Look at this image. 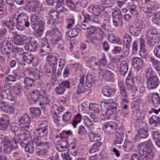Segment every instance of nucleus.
Masks as SVG:
<instances>
[{
	"instance_id": "1",
	"label": "nucleus",
	"mask_w": 160,
	"mask_h": 160,
	"mask_svg": "<svg viewBox=\"0 0 160 160\" xmlns=\"http://www.w3.org/2000/svg\"><path fill=\"white\" fill-rule=\"evenodd\" d=\"M142 160H152L154 157L153 145L151 140L140 143L137 146Z\"/></svg>"
},
{
	"instance_id": "2",
	"label": "nucleus",
	"mask_w": 160,
	"mask_h": 160,
	"mask_svg": "<svg viewBox=\"0 0 160 160\" xmlns=\"http://www.w3.org/2000/svg\"><path fill=\"white\" fill-rule=\"evenodd\" d=\"M31 25L33 29H35L36 26L38 25L37 29L34 31V34L36 37L39 38L42 35L45 30V22L36 14L32 15L31 18Z\"/></svg>"
},
{
	"instance_id": "3",
	"label": "nucleus",
	"mask_w": 160,
	"mask_h": 160,
	"mask_svg": "<svg viewBox=\"0 0 160 160\" xmlns=\"http://www.w3.org/2000/svg\"><path fill=\"white\" fill-rule=\"evenodd\" d=\"M50 34L51 36L50 39L51 44L62 51L65 50L66 46L61 39V35L58 28H54L51 31Z\"/></svg>"
},
{
	"instance_id": "4",
	"label": "nucleus",
	"mask_w": 160,
	"mask_h": 160,
	"mask_svg": "<svg viewBox=\"0 0 160 160\" xmlns=\"http://www.w3.org/2000/svg\"><path fill=\"white\" fill-rule=\"evenodd\" d=\"M33 141L38 148L36 154L41 157L46 156L49 148V143L47 141L43 142L39 137L35 138Z\"/></svg>"
},
{
	"instance_id": "5",
	"label": "nucleus",
	"mask_w": 160,
	"mask_h": 160,
	"mask_svg": "<svg viewBox=\"0 0 160 160\" xmlns=\"http://www.w3.org/2000/svg\"><path fill=\"white\" fill-rule=\"evenodd\" d=\"M14 20L17 28L20 31L24 30L26 27H28L30 25L28 16L25 13H20L14 18Z\"/></svg>"
},
{
	"instance_id": "6",
	"label": "nucleus",
	"mask_w": 160,
	"mask_h": 160,
	"mask_svg": "<svg viewBox=\"0 0 160 160\" xmlns=\"http://www.w3.org/2000/svg\"><path fill=\"white\" fill-rule=\"evenodd\" d=\"M113 101L112 99H110L105 100L101 102V107L104 106L105 104H110L107 110L102 113V116L105 119H109L110 116L114 114L115 112L117 104L114 103H112Z\"/></svg>"
},
{
	"instance_id": "7",
	"label": "nucleus",
	"mask_w": 160,
	"mask_h": 160,
	"mask_svg": "<svg viewBox=\"0 0 160 160\" xmlns=\"http://www.w3.org/2000/svg\"><path fill=\"white\" fill-rule=\"evenodd\" d=\"M131 71H130L126 80V86L127 89L131 90L132 97L135 98L137 97L136 92L138 91V88L134 86V80L131 77Z\"/></svg>"
},
{
	"instance_id": "8",
	"label": "nucleus",
	"mask_w": 160,
	"mask_h": 160,
	"mask_svg": "<svg viewBox=\"0 0 160 160\" xmlns=\"http://www.w3.org/2000/svg\"><path fill=\"white\" fill-rule=\"evenodd\" d=\"M154 6L153 2L150 0H145L144 3L142 4L141 9L144 13L148 14L150 17L155 12Z\"/></svg>"
},
{
	"instance_id": "9",
	"label": "nucleus",
	"mask_w": 160,
	"mask_h": 160,
	"mask_svg": "<svg viewBox=\"0 0 160 160\" xmlns=\"http://www.w3.org/2000/svg\"><path fill=\"white\" fill-rule=\"evenodd\" d=\"M148 125L146 123H142L135 138L134 141L135 142L138 141L139 138H146L148 137Z\"/></svg>"
},
{
	"instance_id": "10",
	"label": "nucleus",
	"mask_w": 160,
	"mask_h": 160,
	"mask_svg": "<svg viewBox=\"0 0 160 160\" xmlns=\"http://www.w3.org/2000/svg\"><path fill=\"white\" fill-rule=\"evenodd\" d=\"M42 98V95L41 94L40 92L35 90L30 93L28 97V101L29 104H33L38 101L40 102Z\"/></svg>"
},
{
	"instance_id": "11",
	"label": "nucleus",
	"mask_w": 160,
	"mask_h": 160,
	"mask_svg": "<svg viewBox=\"0 0 160 160\" xmlns=\"http://www.w3.org/2000/svg\"><path fill=\"white\" fill-rule=\"evenodd\" d=\"M117 128V123L111 121L104 123L103 129L106 134H112L116 132Z\"/></svg>"
},
{
	"instance_id": "12",
	"label": "nucleus",
	"mask_w": 160,
	"mask_h": 160,
	"mask_svg": "<svg viewBox=\"0 0 160 160\" xmlns=\"http://www.w3.org/2000/svg\"><path fill=\"white\" fill-rule=\"evenodd\" d=\"M152 112H154L155 114L153 115L149 118V122L151 125H154L157 126L160 122V108L158 109H152Z\"/></svg>"
},
{
	"instance_id": "13",
	"label": "nucleus",
	"mask_w": 160,
	"mask_h": 160,
	"mask_svg": "<svg viewBox=\"0 0 160 160\" xmlns=\"http://www.w3.org/2000/svg\"><path fill=\"white\" fill-rule=\"evenodd\" d=\"M118 85L121 95L123 98H124L122 99V105L128 104L129 101L127 98L128 95L126 91L124 83L123 82H119Z\"/></svg>"
},
{
	"instance_id": "14",
	"label": "nucleus",
	"mask_w": 160,
	"mask_h": 160,
	"mask_svg": "<svg viewBox=\"0 0 160 160\" xmlns=\"http://www.w3.org/2000/svg\"><path fill=\"white\" fill-rule=\"evenodd\" d=\"M70 83V82L68 80L62 81L55 89L57 94L59 95L63 94L65 90V88H69Z\"/></svg>"
},
{
	"instance_id": "15",
	"label": "nucleus",
	"mask_w": 160,
	"mask_h": 160,
	"mask_svg": "<svg viewBox=\"0 0 160 160\" xmlns=\"http://www.w3.org/2000/svg\"><path fill=\"white\" fill-rule=\"evenodd\" d=\"M48 14V22L50 24H53L54 23L58 22L59 18V14L57 11L51 9L49 11Z\"/></svg>"
},
{
	"instance_id": "16",
	"label": "nucleus",
	"mask_w": 160,
	"mask_h": 160,
	"mask_svg": "<svg viewBox=\"0 0 160 160\" xmlns=\"http://www.w3.org/2000/svg\"><path fill=\"white\" fill-rule=\"evenodd\" d=\"M31 119L28 115L25 114L19 119V124L21 127L26 128L29 127Z\"/></svg>"
},
{
	"instance_id": "17",
	"label": "nucleus",
	"mask_w": 160,
	"mask_h": 160,
	"mask_svg": "<svg viewBox=\"0 0 160 160\" xmlns=\"http://www.w3.org/2000/svg\"><path fill=\"white\" fill-rule=\"evenodd\" d=\"M12 48V44L8 41H4L1 46V50L4 55L10 54Z\"/></svg>"
},
{
	"instance_id": "18",
	"label": "nucleus",
	"mask_w": 160,
	"mask_h": 160,
	"mask_svg": "<svg viewBox=\"0 0 160 160\" xmlns=\"http://www.w3.org/2000/svg\"><path fill=\"white\" fill-rule=\"evenodd\" d=\"M146 36L147 39H158L160 37V34L158 32L156 29L152 28L147 30Z\"/></svg>"
},
{
	"instance_id": "19",
	"label": "nucleus",
	"mask_w": 160,
	"mask_h": 160,
	"mask_svg": "<svg viewBox=\"0 0 160 160\" xmlns=\"http://www.w3.org/2000/svg\"><path fill=\"white\" fill-rule=\"evenodd\" d=\"M159 83V81L158 77L146 80L147 88L149 90L155 88L158 86Z\"/></svg>"
},
{
	"instance_id": "20",
	"label": "nucleus",
	"mask_w": 160,
	"mask_h": 160,
	"mask_svg": "<svg viewBox=\"0 0 160 160\" xmlns=\"http://www.w3.org/2000/svg\"><path fill=\"white\" fill-rule=\"evenodd\" d=\"M9 123L8 116L6 115H3L0 119V130H6Z\"/></svg>"
},
{
	"instance_id": "21",
	"label": "nucleus",
	"mask_w": 160,
	"mask_h": 160,
	"mask_svg": "<svg viewBox=\"0 0 160 160\" xmlns=\"http://www.w3.org/2000/svg\"><path fill=\"white\" fill-rule=\"evenodd\" d=\"M103 8L102 6L97 5H91L88 8V11L91 12L94 15H101V13L102 12Z\"/></svg>"
},
{
	"instance_id": "22",
	"label": "nucleus",
	"mask_w": 160,
	"mask_h": 160,
	"mask_svg": "<svg viewBox=\"0 0 160 160\" xmlns=\"http://www.w3.org/2000/svg\"><path fill=\"white\" fill-rule=\"evenodd\" d=\"M80 83L78 85V88L76 91L77 93L79 94L84 92L86 91V88L85 87V78L84 75H80Z\"/></svg>"
},
{
	"instance_id": "23",
	"label": "nucleus",
	"mask_w": 160,
	"mask_h": 160,
	"mask_svg": "<svg viewBox=\"0 0 160 160\" xmlns=\"http://www.w3.org/2000/svg\"><path fill=\"white\" fill-rule=\"evenodd\" d=\"M110 71L108 70H105L102 74V76L103 79L107 82H113L114 81L113 72L115 71L112 70Z\"/></svg>"
},
{
	"instance_id": "24",
	"label": "nucleus",
	"mask_w": 160,
	"mask_h": 160,
	"mask_svg": "<svg viewBox=\"0 0 160 160\" xmlns=\"http://www.w3.org/2000/svg\"><path fill=\"white\" fill-rule=\"evenodd\" d=\"M88 136L91 142H100L101 139L100 136L98 134L94 132L91 128L89 129Z\"/></svg>"
},
{
	"instance_id": "25",
	"label": "nucleus",
	"mask_w": 160,
	"mask_h": 160,
	"mask_svg": "<svg viewBox=\"0 0 160 160\" xmlns=\"http://www.w3.org/2000/svg\"><path fill=\"white\" fill-rule=\"evenodd\" d=\"M38 44L36 41H32L31 42L27 44L25 47L26 50L30 52H35L38 49Z\"/></svg>"
},
{
	"instance_id": "26",
	"label": "nucleus",
	"mask_w": 160,
	"mask_h": 160,
	"mask_svg": "<svg viewBox=\"0 0 160 160\" xmlns=\"http://www.w3.org/2000/svg\"><path fill=\"white\" fill-rule=\"evenodd\" d=\"M132 63L133 67L141 68L143 66L144 62L141 58L133 57L132 59Z\"/></svg>"
},
{
	"instance_id": "27",
	"label": "nucleus",
	"mask_w": 160,
	"mask_h": 160,
	"mask_svg": "<svg viewBox=\"0 0 160 160\" xmlns=\"http://www.w3.org/2000/svg\"><path fill=\"white\" fill-rule=\"evenodd\" d=\"M47 61L51 67L53 68L56 67L58 62L57 57L52 55H48L46 58Z\"/></svg>"
},
{
	"instance_id": "28",
	"label": "nucleus",
	"mask_w": 160,
	"mask_h": 160,
	"mask_svg": "<svg viewBox=\"0 0 160 160\" xmlns=\"http://www.w3.org/2000/svg\"><path fill=\"white\" fill-rule=\"evenodd\" d=\"M149 62L152 64V67L155 70L160 71V61L159 60L152 56L150 58Z\"/></svg>"
},
{
	"instance_id": "29",
	"label": "nucleus",
	"mask_w": 160,
	"mask_h": 160,
	"mask_svg": "<svg viewBox=\"0 0 160 160\" xmlns=\"http://www.w3.org/2000/svg\"><path fill=\"white\" fill-rule=\"evenodd\" d=\"M80 30L77 26L74 27L72 29L66 32L67 35L70 37H74L78 36L80 32Z\"/></svg>"
},
{
	"instance_id": "30",
	"label": "nucleus",
	"mask_w": 160,
	"mask_h": 160,
	"mask_svg": "<svg viewBox=\"0 0 160 160\" xmlns=\"http://www.w3.org/2000/svg\"><path fill=\"white\" fill-rule=\"evenodd\" d=\"M38 4V2L33 1V0H31L30 1L28 0L27 7L30 11L34 12L37 9Z\"/></svg>"
},
{
	"instance_id": "31",
	"label": "nucleus",
	"mask_w": 160,
	"mask_h": 160,
	"mask_svg": "<svg viewBox=\"0 0 160 160\" xmlns=\"http://www.w3.org/2000/svg\"><path fill=\"white\" fill-rule=\"evenodd\" d=\"M152 101L154 107H158L160 105V97L158 93L156 92L152 94Z\"/></svg>"
},
{
	"instance_id": "32",
	"label": "nucleus",
	"mask_w": 160,
	"mask_h": 160,
	"mask_svg": "<svg viewBox=\"0 0 160 160\" xmlns=\"http://www.w3.org/2000/svg\"><path fill=\"white\" fill-rule=\"evenodd\" d=\"M128 69V65L126 61H123L121 62L120 71L121 75L125 76L127 72Z\"/></svg>"
},
{
	"instance_id": "33",
	"label": "nucleus",
	"mask_w": 160,
	"mask_h": 160,
	"mask_svg": "<svg viewBox=\"0 0 160 160\" xmlns=\"http://www.w3.org/2000/svg\"><path fill=\"white\" fill-rule=\"evenodd\" d=\"M52 50L48 44L42 45L41 47L40 54L41 56L48 55L50 53Z\"/></svg>"
},
{
	"instance_id": "34",
	"label": "nucleus",
	"mask_w": 160,
	"mask_h": 160,
	"mask_svg": "<svg viewBox=\"0 0 160 160\" xmlns=\"http://www.w3.org/2000/svg\"><path fill=\"white\" fill-rule=\"evenodd\" d=\"M85 83L87 87L90 88L94 83L95 77L91 74H87L85 78Z\"/></svg>"
},
{
	"instance_id": "35",
	"label": "nucleus",
	"mask_w": 160,
	"mask_h": 160,
	"mask_svg": "<svg viewBox=\"0 0 160 160\" xmlns=\"http://www.w3.org/2000/svg\"><path fill=\"white\" fill-rule=\"evenodd\" d=\"M132 40L131 36L128 33L125 34L123 38V45L125 46L127 48L129 49L130 47Z\"/></svg>"
},
{
	"instance_id": "36",
	"label": "nucleus",
	"mask_w": 160,
	"mask_h": 160,
	"mask_svg": "<svg viewBox=\"0 0 160 160\" xmlns=\"http://www.w3.org/2000/svg\"><path fill=\"white\" fill-rule=\"evenodd\" d=\"M68 142L66 139L62 140L61 143L56 147L57 150L60 152H64L67 149Z\"/></svg>"
},
{
	"instance_id": "37",
	"label": "nucleus",
	"mask_w": 160,
	"mask_h": 160,
	"mask_svg": "<svg viewBox=\"0 0 160 160\" xmlns=\"http://www.w3.org/2000/svg\"><path fill=\"white\" fill-rule=\"evenodd\" d=\"M145 77L146 80L158 77L151 68H148L145 70Z\"/></svg>"
},
{
	"instance_id": "38",
	"label": "nucleus",
	"mask_w": 160,
	"mask_h": 160,
	"mask_svg": "<svg viewBox=\"0 0 160 160\" xmlns=\"http://www.w3.org/2000/svg\"><path fill=\"white\" fill-rule=\"evenodd\" d=\"M35 81V80L34 78L29 77L25 78L24 79L23 82L25 84L24 87L27 89H29Z\"/></svg>"
},
{
	"instance_id": "39",
	"label": "nucleus",
	"mask_w": 160,
	"mask_h": 160,
	"mask_svg": "<svg viewBox=\"0 0 160 160\" xmlns=\"http://www.w3.org/2000/svg\"><path fill=\"white\" fill-rule=\"evenodd\" d=\"M15 21L14 20V18L10 20L9 21H3L2 22V24L8 27L9 29L13 30L14 28Z\"/></svg>"
},
{
	"instance_id": "40",
	"label": "nucleus",
	"mask_w": 160,
	"mask_h": 160,
	"mask_svg": "<svg viewBox=\"0 0 160 160\" xmlns=\"http://www.w3.org/2000/svg\"><path fill=\"white\" fill-rule=\"evenodd\" d=\"M30 74L34 78L35 80H39L42 77V72L37 69H34L30 72Z\"/></svg>"
},
{
	"instance_id": "41",
	"label": "nucleus",
	"mask_w": 160,
	"mask_h": 160,
	"mask_svg": "<svg viewBox=\"0 0 160 160\" xmlns=\"http://www.w3.org/2000/svg\"><path fill=\"white\" fill-rule=\"evenodd\" d=\"M123 148L125 151L129 152L133 149V142L129 141H125L123 144Z\"/></svg>"
},
{
	"instance_id": "42",
	"label": "nucleus",
	"mask_w": 160,
	"mask_h": 160,
	"mask_svg": "<svg viewBox=\"0 0 160 160\" xmlns=\"http://www.w3.org/2000/svg\"><path fill=\"white\" fill-rule=\"evenodd\" d=\"M56 67L52 68V79L54 81H56L57 78L61 75L62 70L61 69H56Z\"/></svg>"
},
{
	"instance_id": "43",
	"label": "nucleus",
	"mask_w": 160,
	"mask_h": 160,
	"mask_svg": "<svg viewBox=\"0 0 160 160\" xmlns=\"http://www.w3.org/2000/svg\"><path fill=\"white\" fill-rule=\"evenodd\" d=\"M14 43L15 44L17 45H23L24 44V41L22 39V36L19 35L16 33L15 37Z\"/></svg>"
},
{
	"instance_id": "44",
	"label": "nucleus",
	"mask_w": 160,
	"mask_h": 160,
	"mask_svg": "<svg viewBox=\"0 0 160 160\" xmlns=\"http://www.w3.org/2000/svg\"><path fill=\"white\" fill-rule=\"evenodd\" d=\"M3 98H6L9 100H12L13 99L10 90H3L1 94Z\"/></svg>"
},
{
	"instance_id": "45",
	"label": "nucleus",
	"mask_w": 160,
	"mask_h": 160,
	"mask_svg": "<svg viewBox=\"0 0 160 160\" xmlns=\"http://www.w3.org/2000/svg\"><path fill=\"white\" fill-rule=\"evenodd\" d=\"M34 143L33 142H28V145L25 149L26 152H28L32 154L34 152Z\"/></svg>"
},
{
	"instance_id": "46",
	"label": "nucleus",
	"mask_w": 160,
	"mask_h": 160,
	"mask_svg": "<svg viewBox=\"0 0 160 160\" xmlns=\"http://www.w3.org/2000/svg\"><path fill=\"white\" fill-rule=\"evenodd\" d=\"M81 120V115L79 113L77 114L75 117L72 122V124L74 128H76L77 125L80 122Z\"/></svg>"
},
{
	"instance_id": "47",
	"label": "nucleus",
	"mask_w": 160,
	"mask_h": 160,
	"mask_svg": "<svg viewBox=\"0 0 160 160\" xmlns=\"http://www.w3.org/2000/svg\"><path fill=\"white\" fill-rule=\"evenodd\" d=\"M33 57V55L32 54L25 53L23 56V59L25 62L28 63H30L32 62Z\"/></svg>"
},
{
	"instance_id": "48",
	"label": "nucleus",
	"mask_w": 160,
	"mask_h": 160,
	"mask_svg": "<svg viewBox=\"0 0 160 160\" xmlns=\"http://www.w3.org/2000/svg\"><path fill=\"white\" fill-rule=\"evenodd\" d=\"M113 23L115 27H122L123 25L122 18H113Z\"/></svg>"
},
{
	"instance_id": "49",
	"label": "nucleus",
	"mask_w": 160,
	"mask_h": 160,
	"mask_svg": "<svg viewBox=\"0 0 160 160\" xmlns=\"http://www.w3.org/2000/svg\"><path fill=\"white\" fill-rule=\"evenodd\" d=\"M36 133L37 134L38 137H46L48 134V129H36Z\"/></svg>"
},
{
	"instance_id": "50",
	"label": "nucleus",
	"mask_w": 160,
	"mask_h": 160,
	"mask_svg": "<svg viewBox=\"0 0 160 160\" xmlns=\"http://www.w3.org/2000/svg\"><path fill=\"white\" fill-rule=\"evenodd\" d=\"M112 92V90L109 86H105L103 88L102 93L105 96L109 97L110 96L111 93Z\"/></svg>"
},
{
	"instance_id": "51",
	"label": "nucleus",
	"mask_w": 160,
	"mask_h": 160,
	"mask_svg": "<svg viewBox=\"0 0 160 160\" xmlns=\"http://www.w3.org/2000/svg\"><path fill=\"white\" fill-rule=\"evenodd\" d=\"M30 112L36 117H39L41 114V111L38 108H31L29 109Z\"/></svg>"
},
{
	"instance_id": "52",
	"label": "nucleus",
	"mask_w": 160,
	"mask_h": 160,
	"mask_svg": "<svg viewBox=\"0 0 160 160\" xmlns=\"http://www.w3.org/2000/svg\"><path fill=\"white\" fill-rule=\"evenodd\" d=\"M66 21L68 25L67 27V29H70L75 25V20L73 17L66 18Z\"/></svg>"
},
{
	"instance_id": "53",
	"label": "nucleus",
	"mask_w": 160,
	"mask_h": 160,
	"mask_svg": "<svg viewBox=\"0 0 160 160\" xmlns=\"http://www.w3.org/2000/svg\"><path fill=\"white\" fill-rule=\"evenodd\" d=\"M102 144L101 142H98L94 143L92 147L90 150V153H93L99 150L98 147H100Z\"/></svg>"
},
{
	"instance_id": "54",
	"label": "nucleus",
	"mask_w": 160,
	"mask_h": 160,
	"mask_svg": "<svg viewBox=\"0 0 160 160\" xmlns=\"http://www.w3.org/2000/svg\"><path fill=\"white\" fill-rule=\"evenodd\" d=\"M136 82L139 85L143 84L145 82V79L143 75L141 74H137L135 76Z\"/></svg>"
},
{
	"instance_id": "55",
	"label": "nucleus",
	"mask_w": 160,
	"mask_h": 160,
	"mask_svg": "<svg viewBox=\"0 0 160 160\" xmlns=\"http://www.w3.org/2000/svg\"><path fill=\"white\" fill-rule=\"evenodd\" d=\"M153 53L154 56L160 60V43L155 47L153 50Z\"/></svg>"
},
{
	"instance_id": "56",
	"label": "nucleus",
	"mask_w": 160,
	"mask_h": 160,
	"mask_svg": "<svg viewBox=\"0 0 160 160\" xmlns=\"http://www.w3.org/2000/svg\"><path fill=\"white\" fill-rule=\"evenodd\" d=\"M72 116V113L69 112H66L62 116V120L64 122H67L71 119Z\"/></svg>"
},
{
	"instance_id": "57",
	"label": "nucleus",
	"mask_w": 160,
	"mask_h": 160,
	"mask_svg": "<svg viewBox=\"0 0 160 160\" xmlns=\"http://www.w3.org/2000/svg\"><path fill=\"white\" fill-rule=\"evenodd\" d=\"M113 18H122V15L121 11L119 9H116L112 12Z\"/></svg>"
},
{
	"instance_id": "58",
	"label": "nucleus",
	"mask_w": 160,
	"mask_h": 160,
	"mask_svg": "<svg viewBox=\"0 0 160 160\" xmlns=\"http://www.w3.org/2000/svg\"><path fill=\"white\" fill-rule=\"evenodd\" d=\"M153 23L158 25L160 23V12H158L155 14L154 17L152 18Z\"/></svg>"
},
{
	"instance_id": "59",
	"label": "nucleus",
	"mask_w": 160,
	"mask_h": 160,
	"mask_svg": "<svg viewBox=\"0 0 160 160\" xmlns=\"http://www.w3.org/2000/svg\"><path fill=\"white\" fill-rule=\"evenodd\" d=\"M40 102L46 104H49L51 102V97L48 95L44 97L42 95V98H41Z\"/></svg>"
},
{
	"instance_id": "60",
	"label": "nucleus",
	"mask_w": 160,
	"mask_h": 160,
	"mask_svg": "<svg viewBox=\"0 0 160 160\" xmlns=\"http://www.w3.org/2000/svg\"><path fill=\"white\" fill-rule=\"evenodd\" d=\"M88 66L90 68L94 70H97L100 68L99 64L97 62L90 63Z\"/></svg>"
},
{
	"instance_id": "61",
	"label": "nucleus",
	"mask_w": 160,
	"mask_h": 160,
	"mask_svg": "<svg viewBox=\"0 0 160 160\" xmlns=\"http://www.w3.org/2000/svg\"><path fill=\"white\" fill-rule=\"evenodd\" d=\"M48 123L47 121H43L38 125L36 129H48Z\"/></svg>"
},
{
	"instance_id": "62",
	"label": "nucleus",
	"mask_w": 160,
	"mask_h": 160,
	"mask_svg": "<svg viewBox=\"0 0 160 160\" xmlns=\"http://www.w3.org/2000/svg\"><path fill=\"white\" fill-rule=\"evenodd\" d=\"M67 5L71 10H74L75 8L74 3L72 1V0H62Z\"/></svg>"
},
{
	"instance_id": "63",
	"label": "nucleus",
	"mask_w": 160,
	"mask_h": 160,
	"mask_svg": "<svg viewBox=\"0 0 160 160\" xmlns=\"http://www.w3.org/2000/svg\"><path fill=\"white\" fill-rule=\"evenodd\" d=\"M101 19V15H93L91 16V22H93L96 23H99Z\"/></svg>"
},
{
	"instance_id": "64",
	"label": "nucleus",
	"mask_w": 160,
	"mask_h": 160,
	"mask_svg": "<svg viewBox=\"0 0 160 160\" xmlns=\"http://www.w3.org/2000/svg\"><path fill=\"white\" fill-rule=\"evenodd\" d=\"M87 34L86 36L87 38H90V35L95 33L96 32V28L94 26H92L90 28H88L87 29Z\"/></svg>"
}]
</instances>
